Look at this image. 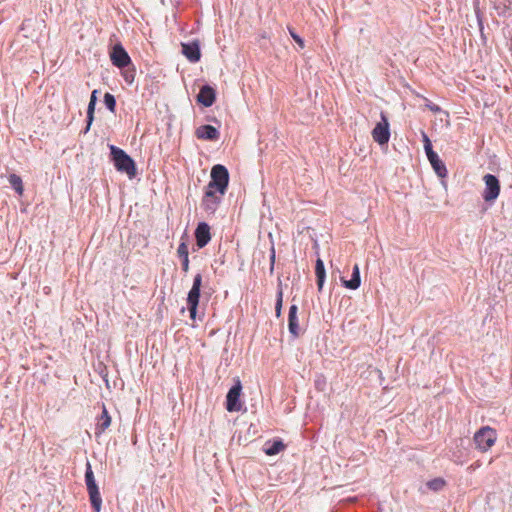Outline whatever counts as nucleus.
I'll use <instances>...</instances> for the list:
<instances>
[{
  "label": "nucleus",
  "mask_w": 512,
  "mask_h": 512,
  "mask_svg": "<svg viewBox=\"0 0 512 512\" xmlns=\"http://www.w3.org/2000/svg\"><path fill=\"white\" fill-rule=\"evenodd\" d=\"M98 90H93L90 97V102H97Z\"/></svg>",
  "instance_id": "33"
},
{
  "label": "nucleus",
  "mask_w": 512,
  "mask_h": 512,
  "mask_svg": "<svg viewBox=\"0 0 512 512\" xmlns=\"http://www.w3.org/2000/svg\"><path fill=\"white\" fill-rule=\"evenodd\" d=\"M122 76L125 80V82L129 85H131L134 82L136 70L134 65L131 63V66H128L124 69H121Z\"/></svg>",
  "instance_id": "22"
},
{
  "label": "nucleus",
  "mask_w": 512,
  "mask_h": 512,
  "mask_svg": "<svg viewBox=\"0 0 512 512\" xmlns=\"http://www.w3.org/2000/svg\"><path fill=\"white\" fill-rule=\"evenodd\" d=\"M109 56L112 64L119 69L131 66V58L121 43H117L112 47Z\"/></svg>",
  "instance_id": "8"
},
{
  "label": "nucleus",
  "mask_w": 512,
  "mask_h": 512,
  "mask_svg": "<svg viewBox=\"0 0 512 512\" xmlns=\"http://www.w3.org/2000/svg\"><path fill=\"white\" fill-rule=\"evenodd\" d=\"M284 448V443L281 440H276L272 444H266L264 452L269 456H273L280 453L282 450H284Z\"/></svg>",
  "instance_id": "20"
},
{
  "label": "nucleus",
  "mask_w": 512,
  "mask_h": 512,
  "mask_svg": "<svg viewBox=\"0 0 512 512\" xmlns=\"http://www.w3.org/2000/svg\"><path fill=\"white\" fill-rule=\"evenodd\" d=\"M95 105H96V102L89 101L88 108H87V118H86L87 125L84 130V133H87L89 131L91 124L94 120Z\"/></svg>",
  "instance_id": "23"
},
{
  "label": "nucleus",
  "mask_w": 512,
  "mask_h": 512,
  "mask_svg": "<svg viewBox=\"0 0 512 512\" xmlns=\"http://www.w3.org/2000/svg\"><path fill=\"white\" fill-rule=\"evenodd\" d=\"M9 184L17 192L18 195H22L24 188L23 182L20 176L17 174H10L8 177Z\"/></svg>",
  "instance_id": "21"
},
{
  "label": "nucleus",
  "mask_w": 512,
  "mask_h": 512,
  "mask_svg": "<svg viewBox=\"0 0 512 512\" xmlns=\"http://www.w3.org/2000/svg\"><path fill=\"white\" fill-rule=\"evenodd\" d=\"M315 274L318 290L321 291L325 282L326 272L323 261L318 258L315 265Z\"/></svg>",
  "instance_id": "19"
},
{
  "label": "nucleus",
  "mask_w": 512,
  "mask_h": 512,
  "mask_svg": "<svg viewBox=\"0 0 512 512\" xmlns=\"http://www.w3.org/2000/svg\"><path fill=\"white\" fill-rule=\"evenodd\" d=\"M424 150L427 155V158L437 154L436 152L433 151L432 145H425Z\"/></svg>",
  "instance_id": "29"
},
{
  "label": "nucleus",
  "mask_w": 512,
  "mask_h": 512,
  "mask_svg": "<svg viewBox=\"0 0 512 512\" xmlns=\"http://www.w3.org/2000/svg\"><path fill=\"white\" fill-rule=\"evenodd\" d=\"M428 160L438 177L445 178L447 176L446 166L439 158L438 154L432 155Z\"/></svg>",
  "instance_id": "18"
},
{
  "label": "nucleus",
  "mask_w": 512,
  "mask_h": 512,
  "mask_svg": "<svg viewBox=\"0 0 512 512\" xmlns=\"http://www.w3.org/2000/svg\"><path fill=\"white\" fill-rule=\"evenodd\" d=\"M427 487L433 491H440L445 486V480L443 478H434L427 482Z\"/></svg>",
  "instance_id": "24"
},
{
  "label": "nucleus",
  "mask_w": 512,
  "mask_h": 512,
  "mask_svg": "<svg viewBox=\"0 0 512 512\" xmlns=\"http://www.w3.org/2000/svg\"><path fill=\"white\" fill-rule=\"evenodd\" d=\"M297 313H298L297 305H295V304L291 305L289 308V314H288V329H289L290 334H292L294 337H298L301 334Z\"/></svg>",
  "instance_id": "15"
},
{
  "label": "nucleus",
  "mask_w": 512,
  "mask_h": 512,
  "mask_svg": "<svg viewBox=\"0 0 512 512\" xmlns=\"http://www.w3.org/2000/svg\"><path fill=\"white\" fill-rule=\"evenodd\" d=\"M202 286V275L200 273L196 274L193 279L192 287L187 296V306L190 312V317L195 319L197 313V307L199 304L200 298V289Z\"/></svg>",
  "instance_id": "5"
},
{
  "label": "nucleus",
  "mask_w": 512,
  "mask_h": 512,
  "mask_svg": "<svg viewBox=\"0 0 512 512\" xmlns=\"http://www.w3.org/2000/svg\"><path fill=\"white\" fill-rule=\"evenodd\" d=\"M183 55L192 63H196L201 58L200 45L198 41L182 43Z\"/></svg>",
  "instance_id": "12"
},
{
  "label": "nucleus",
  "mask_w": 512,
  "mask_h": 512,
  "mask_svg": "<svg viewBox=\"0 0 512 512\" xmlns=\"http://www.w3.org/2000/svg\"><path fill=\"white\" fill-rule=\"evenodd\" d=\"M477 20H478V24H479V29L482 32L483 31V22H482V18L480 17L479 13H477Z\"/></svg>",
  "instance_id": "36"
},
{
  "label": "nucleus",
  "mask_w": 512,
  "mask_h": 512,
  "mask_svg": "<svg viewBox=\"0 0 512 512\" xmlns=\"http://www.w3.org/2000/svg\"><path fill=\"white\" fill-rule=\"evenodd\" d=\"M196 245L199 249L205 247L211 240L210 227L205 222H200L195 229Z\"/></svg>",
  "instance_id": "11"
},
{
  "label": "nucleus",
  "mask_w": 512,
  "mask_h": 512,
  "mask_svg": "<svg viewBox=\"0 0 512 512\" xmlns=\"http://www.w3.org/2000/svg\"><path fill=\"white\" fill-rule=\"evenodd\" d=\"M282 303H283V291H282L281 284H280L279 289L277 291V299H276V304H275V313H276L277 317H280V315H281Z\"/></svg>",
  "instance_id": "26"
},
{
  "label": "nucleus",
  "mask_w": 512,
  "mask_h": 512,
  "mask_svg": "<svg viewBox=\"0 0 512 512\" xmlns=\"http://www.w3.org/2000/svg\"><path fill=\"white\" fill-rule=\"evenodd\" d=\"M177 254H178L179 258H181V259L189 257V251H188V246H187L186 242L183 241L179 244L178 249H177Z\"/></svg>",
  "instance_id": "27"
},
{
  "label": "nucleus",
  "mask_w": 512,
  "mask_h": 512,
  "mask_svg": "<svg viewBox=\"0 0 512 512\" xmlns=\"http://www.w3.org/2000/svg\"><path fill=\"white\" fill-rule=\"evenodd\" d=\"M111 425V417L103 405L102 413L98 417L95 434L98 436L102 434Z\"/></svg>",
  "instance_id": "17"
},
{
  "label": "nucleus",
  "mask_w": 512,
  "mask_h": 512,
  "mask_svg": "<svg viewBox=\"0 0 512 512\" xmlns=\"http://www.w3.org/2000/svg\"><path fill=\"white\" fill-rule=\"evenodd\" d=\"M428 108L433 111V112H439L440 111V107L438 105H435V104H429L427 105Z\"/></svg>",
  "instance_id": "34"
},
{
  "label": "nucleus",
  "mask_w": 512,
  "mask_h": 512,
  "mask_svg": "<svg viewBox=\"0 0 512 512\" xmlns=\"http://www.w3.org/2000/svg\"><path fill=\"white\" fill-rule=\"evenodd\" d=\"M242 384L239 378L235 379L233 386L226 395V409L229 412H239L242 410L243 404L240 401Z\"/></svg>",
  "instance_id": "6"
},
{
  "label": "nucleus",
  "mask_w": 512,
  "mask_h": 512,
  "mask_svg": "<svg viewBox=\"0 0 512 512\" xmlns=\"http://www.w3.org/2000/svg\"><path fill=\"white\" fill-rule=\"evenodd\" d=\"M381 121L376 124L372 130V137L380 145L387 144L390 139V130L388 118L384 112H381Z\"/></svg>",
  "instance_id": "9"
},
{
  "label": "nucleus",
  "mask_w": 512,
  "mask_h": 512,
  "mask_svg": "<svg viewBox=\"0 0 512 512\" xmlns=\"http://www.w3.org/2000/svg\"><path fill=\"white\" fill-rule=\"evenodd\" d=\"M342 284L345 288L356 290L359 288L361 284V278H360V270L359 266L357 264L354 265L352 276L350 280H345L342 278Z\"/></svg>",
  "instance_id": "16"
},
{
  "label": "nucleus",
  "mask_w": 512,
  "mask_h": 512,
  "mask_svg": "<svg viewBox=\"0 0 512 512\" xmlns=\"http://www.w3.org/2000/svg\"><path fill=\"white\" fill-rule=\"evenodd\" d=\"M485 183V189L482 193V197L486 202H493L496 200L500 193V182L499 179L492 174H486L483 177Z\"/></svg>",
  "instance_id": "7"
},
{
  "label": "nucleus",
  "mask_w": 512,
  "mask_h": 512,
  "mask_svg": "<svg viewBox=\"0 0 512 512\" xmlns=\"http://www.w3.org/2000/svg\"><path fill=\"white\" fill-rule=\"evenodd\" d=\"M509 0H503L501 3L504 5V7H506V2H508Z\"/></svg>",
  "instance_id": "37"
},
{
  "label": "nucleus",
  "mask_w": 512,
  "mask_h": 512,
  "mask_svg": "<svg viewBox=\"0 0 512 512\" xmlns=\"http://www.w3.org/2000/svg\"><path fill=\"white\" fill-rule=\"evenodd\" d=\"M423 143H424V146L425 145H432L429 137L425 133H423Z\"/></svg>",
  "instance_id": "35"
},
{
  "label": "nucleus",
  "mask_w": 512,
  "mask_h": 512,
  "mask_svg": "<svg viewBox=\"0 0 512 512\" xmlns=\"http://www.w3.org/2000/svg\"><path fill=\"white\" fill-rule=\"evenodd\" d=\"M195 135L198 139L216 141L219 139V131L212 125H202L195 131Z\"/></svg>",
  "instance_id": "13"
},
{
  "label": "nucleus",
  "mask_w": 512,
  "mask_h": 512,
  "mask_svg": "<svg viewBox=\"0 0 512 512\" xmlns=\"http://www.w3.org/2000/svg\"><path fill=\"white\" fill-rule=\"evenodd\" d=\"M85 483L89 494V499L94 512H100L102 505V498L96 483L92 466L89 461L86 463Z\"/></svg>",
  "instance_id": "2"
},
{
  "label": "nucleus",
  "mask_w": 512,
  "mask_h": 512,
  "mask_svg": "<svg viewBox=\"0 0 512 512\" xmlns=\"http://www.w3.org/2000/svg\"><path fill=\"white\" fill-rule=\"evenodd\" d=\"M222 196L215 189L207 187L202 199L203 209L209 213H214L221 202Z\"/></svg>",
  "instance_id": "10"
},
{
  "label": "nucleus",
  "mask_w": 512,
  "mask_h": 512,
  "mask_svg": "<svg viewBox=\"0 0 512 512\" xmlns=\"http://www.w3.org/2000/svg\"><path fill=\"white\" fill-rule=\"evenodd\" d=\"M229 183V172L221 164H216L211 169V180L208 188L215 189L220 195H224Z\"/></svg>",
  "instance_id": "3"
},
{
  "label": "nucleus",
  "mask_w": 512,
  "mask_h": 512,
  "mask_svg": "<svg viewBox=\"0 0 512 512\" xmlns=\"http://www.w3.org/2000/svg\"><path fill=\"white\" fill-rule=\"evenodd\" d=\"M290 35L291 37L295 40V42L301 47L303 48L304 47V41L303 39L297 35L294 31L290 30Z\"/></svg>",
  "instance_id": "28"
},
{
  "label": "nucleus",
  "mask_w": 512,
  "mask_h": 512,
  "mask_svg": "<svg viewBox=\"0 0 512 512\" xmlns=\"http://www.w3.org/2000/svg\"><path fill=\"white\" fill-rule=\"evenodd\" d=\"M496 439V431L489 426L482 427L474 435L476 447L481 451H487L491 448L495 444Z\"/></svg>",
  "instance_id": "4"
},
{
  "label": "nucleus",
  "mask_w": 512,
  "mask_h": 512,
  "mask_svg": "<svg viewBox=\"0 0 512 512\" xmlns=\"http://www.w3.org/2000/svg\"><path fill=\"white\" fill-rule=\"evenodd\" d=\"M274 263H275V250H274V247H272L271 254H270V264H271L270 270H271V272L273 271Z\"/></svg>",
  "instance_id": "31"
},
{
  "label": "nucleus",
  "mask_w": 512,
  "mask_h": 512,
  "mask_svg": "<svg viewBox=\"0 0 512 512\" xmlns=\"http://www.w3.org/2000/svg\"><path fill=\"white\" fill-rule=\"evenodd\" d=\"M182 260V270L187 273L189 271V257L181 259Z\"/></svg>",
  "instance_id": "30"
},
{
  "label": "nucleus",
  "mask_w": 512,
  "mask_h": 512,
  "mask_svg": "<svg viewBox=\"0 0 512 512\" xmlns=\"http://www.w3.org/2000/svg\"><path fill=\"white\" fill-rule=\"evenodd\" d=\"M104 104L107 107V109L114 113L116 109V99L115 97L110 93H105L104 95Z\"/></svg>",
  "instance_id": "25"
},
{
  "label": "nucleus",
  "mask_w": 512,
  "mask_h": 512,
  "mask_svg": "<svg viewBox=\"0 0 512 512\" xmlns=\"http://www.w3.org/2000/svg\"><path fill=\"white\" fill-rule=\"evenodd\" d=\"M215 98V90L209 85L202 86L197 95V101L205 107L212 106L215 102Z\"/></svg>",
  "instance_id": "14"
},
{
  "label": "nucleus",
  "mask_w": 512,
  "mask_h": 512,
  "mask_svg": "<svg viewBox=\"0 0 512 512\" xmlns=\"http://www.w3.org/2000/svg\"><path fill=\"white\" fill-rule=\"evenodd\" d=\"M315 385H316V387H317L319 390H323V387H322V386H324V385H325V381H324V380H320V379H318V380H316V381H315Z\"/></svg>",
  "instance_id": "32"
},
{
  "label": "nucleus",
  "mask_w": 512,
  "mask_h": 512,
  "mask_svg": "<svg viewBox=\"0 0 512 512\" xmlns=\"http://www.w3.org/2000/svg\"><path fill=\"white\" fill-rule=\"evenodd\" d=\"M110 154L117 171L126 173L129 178L135 177V162L124 150L114 145H110Z\"/></svg>",
  "instance_id": "1"
}]
</instances>
